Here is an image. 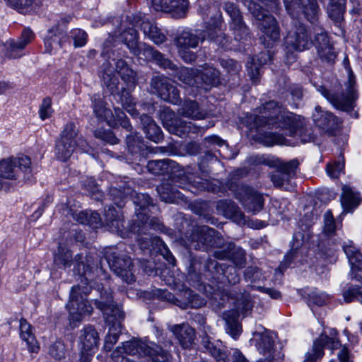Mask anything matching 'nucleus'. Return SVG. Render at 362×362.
<instances>
[{
    "instance_id": "9b49d317",
    "label": "nucleus",
    "mask_w": 362,
    "mask_h": 362,
    "mask_svg": "<svg viewBox=\"0 0 362 362\" xmlns=\"http://www.w3.org/2000/svg\"><path fill=\"white\" fill-rule=\"evenodd\" d=\"M0 177L9 180H23L31 182L33 180L31 160L28 156L3 159L0 162Z\"/></svg>"
},
{
    "instance_id": "09e8293b",
    "label": "nucleus",
    "mask_w": 362,
    "mask_h": 362,
    "mask_svg": "<svg viewBox=\"0 0 362 362\" xmlns=\"http://www.w3.org/2000/svg\"><path fill=\"white\" fill-rule=\"evenodd\" d=\"M92 105L95 117L99 119L107 121L110 125H112L110 119L113 115L111 110L106 107V104L99 95L93 96Z\"/></svg>"
},
{
    "instance_id": "e433bc0d",
    "label": "nucleus",
    "mask_w": 362,
    "mask_h": 362,
    "mask_svg": "<svg viewBox=\"0 0 362 362\" xmlns=\"http://www.w3.org/2000/svg\"><path fill=\"white\" fill-rule=\"evenodd\" d=\"M139 119L143 126V130L149 140L155 143H159L163 140V135L161 129L150 116L143 114L140 116Z\"/></svg>"
},
{
    "instance_id": "680f3d73",
    "label": "nucleus",
    "mask_w": 362,
    "mask_h": 362,
    "mask_svg": "<svg viewBox=\"0 0 362 362\" xmlns=\"http://www.w3.org/2000/svg\"><path fill=\"white\" fill-rule=\"evenodd\" d=\"M336 223L330 210L327 211L324 214L323 235L329 239H332L336 233Z\"/></svg>"
},
{
    "instance_id": "bf43d9fd",
    "label": "nucleus",
    "mask_w": 362,
    "mask_h": 362,
    "mask_svg": "<svg viewBox=\"0 0 362 362\" xmlns=\"http://www.w3.org/2000/svg\"><path fill=\"white\" fill-rule=\"evenodd\" d=\"M343 250L351 265L362 262V254L351 240L343 245Z\"/></svg>"
},
{
    "instance_id": "603ef678",
    "label": "nucleus",
    "mask_w": 362,
    "mask_h": 362,
    "mask_svg": "<svg viewBox=\"0 0 362 362\" xmlns=\"http://www.w3.org/2000/svg\"><path fill=\"white\" fill-rule=\"evenodd\" d=\"M115 69L122 79L128 84L134 85L137 81L136 73L122 59L117 60Z\"/></svg>"
},
{
    "instance_id": "473e14b6",
    "label": "nucleus",
    "mask_w": 362,
    "mask_h": 362,
    "mask_svg": "<svg viewBox=\"0 0 362 362\" xmlns=\"http://www.w3.org/2000/svg\"><path fill=\"white\" fill-rule=\"evenodd\" d=\"M340 197L341 204L344 212H353L361 202L360 194L349 185H343Z\"/></svg>"
},
{
    "instance_id": "f03ea898",
    "label": "nucleus",
    "mask_w": 362,
    "mask_h": 362,
    "mask_svg": "<svg viewBox=\"0 0 362 362\" xmlns=\"http://www.w3.org/2000/svg\"><path fill=\"white\" fill-rule=\"evenodd\" d=\"M258 114L253 117L254 126L257 128L268 126L269 128H280L286 129V135L296 136H301L302 129L296 115L286 110L274 100H269L257 110Z\"/></svg>"
},
{
    "instance_id": "2eb2a0df",
    "label": "nucleus",
    "mask_w": 362,
    "mask_h": 362,
    "mask_svg": "<svg viewBox=\"0 0 362 362\" xmlns=\"http://www.w3.org/2000/svg\"><path fill=\"white\" fill-rule=\"evenodd\" d=\"M243 300L238 298L236 302V310H231L223 313L226 322V330L234 339L238 338L241 333V326L238 322L240 313L245 315L251 309L250 296L248 293L243 294Z\"/></svg>"
},
{
    "instance_id": "37998d69",
    "label": "nucleus",
    "mask_w": 362,
    "mask_h": 362,
    "mask_svg": "<svg viewBox=\"0 0 362 362\" xmlns=\"http://www.w3.org/2000/svg\"><path fill=\"white\" fill-rule=\"evenodd\" d=\"M177 187H179L172 181L171 178H170V180L163 182L162 184L158 185L156 190L162 201L173 203L176 200V199H181L180 193L177 190Z\"/></svg>"
},
{
    "instance_id": "f3484780",
    "label": "nucleus",
    "mask_w": 362,
    "mask_h": 362,
    "mask_svg": "<svg viewBox=\"0 0 362 362\" xmlns=\"http://www.w3.org/2000/svg\"><path fill=\"white\" fill-rule=\"evenodd\" d=\"M285 43L288 49L301 52L309 49L313 41L306 27L300 22H295L285 39Z\"/></svg>"
},
{
    "instance_id": "a878e982",
    "label": "nucleus",
    "mask_w": 362,
    "mask_h": 362,
    "mask_svg": "<svg viewBox=\"0 0 362 362\" xmlns=\"http://www.w3.org/2000/svg\"><path fill=\"white\" fill-rule=\"evenodd\" d=\"M339 346L340 342L337 337H329L322 334L314 341L313 347V354L307 353L303 362H315V359L323 356L324 348L334 350L338 349Z\"/></svg>"
},
{
    "instance_id": "423d86ee",
    "label": "nucleus",
    "mask_w": 362,
    "mask_h": 362,
    "mask_svg": "<svg viewBox=\"0 0 362 362\" xmlns=\"http://www.w3.org/2000/svg\"><path fill=\"white\" fill-rule=\"evenodd\" d=\"M78 148L81 152H88L90 147L87 141L79 134V129L73 122L66 124L56 141L54 154L57 160L65 162Z\"/></svg>"
},
{
    "instance_id": "79ce46f5",
    "label": "nucleus",
    "mask_w": 362,
    "mask_h": 362,
    "mask_svg": "<svg viewBox=\"0 0 362 362\" xmlns=\"http://www.w3.org/2000/svg\"><path fill=\"white\" fill-rule=\"evenodd\" d=\"M198 81L201 82L199 88L207 89V86H216L220 81V72L212 66H206L198 71Z\"/></svg>"
},
{
    "instance_id": "c85d7f7f",
    "label": "nucleus",
    "mask_w": 362,
    "mask_h": 362,
    "mask_svg": "<svg viewBox=\"0 0 362 362\" xmlns=\"http://www.w3.org/2000/svg\"><path fill=\"white\" fill-rule=\"evenodd\" d=\"M151 229L163 232L165 230V226L158 218H150L147 214H144L142 217L134 221L130 226L129 231L139 235H149Z\"/></svg>"
},
{
    "instance_id": "a19ab883",
    "label": "nucleus",
    "mask_w": 362,
    "mask_h": 362,
    "mask_svg": "<svg viewBox=\"0 0 362 362\" xmlns=\"http://www.w3.org/2000/svg\"><path fill=\"white\" fill-rule=\"evenodd\" d=\"M254 335L256 337V346L259 352L266 356L274 357V340L269 332L267 330L263 332L256 331Z\"/></svg>"
},
{
    "instance_id": "bb28decb",
    "label": "nucleus",
    "mask_w": 362,
    "mask_h": 362,
    "mask_svg": "<svg viewBox=\"0 0 362 362\" xmlns=\"http://www.w3.org/2000/svg\"><path fill=\"white\" fill-rule=\"evenodd\" d=\"M105 222L108 230L122 238L128 237L129 231L124 226V218L120 210L112 206L105 209Z\"/></svg>"
},
{
    "instance_id": "b1692460",
    "label": "nucleus",
    "mask_w": 362,
    "mask_h": 362,
    "mask_svg": "<svg viewBox=\"0 0 362 362\" xmlns=\"http://www.w3.org/2000/svg\"><path fill=\"white\" fill-rule=\"evenodd\" d=\"M315 32V45L316 47L319 57L327 62H333L336 58V54L327 33L320 26L314 28Z\"/></svg>"
},
{
    "instance_id": "6e6552de",
    "label": "nucleus",
    "mask_w": 362,
    "mask_h": 362,
    "mask_svg": "<svg viewBox=\"0 0 362 362\" xmlns=\"http://www.w3.org/2000/svg\"><path fill=\"white\" fill-rule=\"evenodd\" d=\"M348 73V81L344 84L345 88L341 93L329 90L322 86H319L317 88L318 92L336 109L346 112L353 110L354 101L357 98L354 76L351 69H349Z\"/></svg>"
},
{
    "instance_id": "412c9836",
    "label": "nucleus",
    "mask_w": 362,
    "mask_h": 362,
    "mask_svg": "<svg viewBox=\"0 0 362 362\" xmlns=\"http://www.w3.org/2000/svg\"><path fill=\"white\" fill-rule=\"evenodd\" d=\"M151 87L162 100L172 104L180 103V92L168 78L159 75L153 76L151 80Z\"/></svg>"
},
{
    "instance_id": "cd10ccee",
    "label": "nucleus",
    "mask_w": 362,
    "mask_h": 362,
    "mask_svg": "<svg viewBox=\"0 0 362 362\" xmlns=\"http://www.w3.org/2000/svg\"><path fill=\"white\" fill-rule=\"evenodd\" d=\"M148 170L154 175H168L174 182L175 177L180 171V166L170 159L153 160L148 162Z\"/></svg>"
},
{
    "instance_id": "4c0bfd02",
    "label": "nucleus",
    "mask_w": 362,
    "mask_h": 362,
    "mask_svg": "<svg viewBox=\"0 0 362 362\" xmlns=\"http://www.w3.org/2000/svg\"><path fill=\"white\" fill-rule=\"evenodd\" d=\"M139 47L141 48V54H143L146 59H154L163 69L171 70L176 69V66L173 63L165 58L160 52L155 50L151 46L145 43H140Z\"/></svg>"
},
{
    "instance_id": "dca6fc26",
    "label": "nucleus",
    "mask_w": 362,
    "mask_h": 362,
    "mask_svg": "<svg viewBox=\"0 0 362 362\" xmlns=\"http://www.w3.org/2000/svg\"><path fill=\"white\" fill-rule=\"evenodd\" d=\"M232 190L235 199L240 202L247 212L255 214L262 209L264 206L263 197L252 187L246 184H240Z\"/></svg>"
},
{
    "instance_id": "f8f14e48",
    "label": "nucleus",
    "mask_w": 362,
    "mask_h": 362,
    "mask_svg": "<svg viewBox=\"0 0 362 362\" xmlns=\"http://www.w3.org/2000/svg\"><path fill=\"white\" fill-rule=\"evenodd\" d=\"M160 118L163 127L170 133L180 137L189 132L204 133L206 129L214 125L213 122H209V124L205 126H197L191 122L184 121L177 117L169 107H164L160 111Z\"/></svg>"
},
{
    "instance_id": "7ed1b4c3",
    "label": "nucleus",
    "mask_w": 362,
    "mask_h": 362,
    "mask_svg": "<svg viewBox=\"0 0 362 362\" xmlns=\"http://www.w3.org/2000/svg\"><path fill=\"white\" fill-rule=\"evenodd\" d=\"M248 11L255 18V23L264 34V40L268 38L276 42L280 37V28L276 18L269 11L276 12L279 10V0H243Z\"/></svg>"
},
{
    "instance_id": "864d4df0",
    "label": "nucleus",
    "mask_w": 362,
    "mask_h": 362,
    "mask_svg": "<svg viewBox=\"0 0 362 362\" xmlns=\"http://www.w3.org/2000/svg\"><path fill=\"white\" fill-rule=\"evenodd\" d=\"M198 71L187 67H181L177 72L178 79L186 85L199 88L201 82L197 78Z\"/></svg>"
},
{
    "instance_id": "4d7b16f0",
    "label": "nucleus",
    "mask_w": 362,
    "mask_h": 362,
    "mask_svg": "<svg viewBox=\"0 0 362 362\" xmlns=\"http://www.w3.org/2000/svg\"><path fill=\"white\" fill-rule=\"evenodd\" d=\"M54 262L59 268L70 267L73 262L71 252L67 248L59 245L57 252L54 256Z\"/></svg>"
},
{
    "instance_id": "69168bd1",
    "label": "nucleus",
    "mask_w": 362,
    "mask_h": 362,
    "mask_svg": "<svg viewBox=\"0 0 362 362\" xmlns=\"http://www.w3.org/2000/svg\"><path fill=\"white\" fill-rule=\"evenodd\" d=\"M328 298L329 296L327 293L320 292L315 288L308 294V305L309 306H311L312 305L322 306L326 303Z\"/></svg>"
},
{
    "instance_id": "ddd939ff",
    "label": "nucleus",
    "mask_w": 362,
    "mask_h": 362,
    "mask_svg": "<svg viewBox=\"0 0 362 362\" xmlns=\"http://www.w3.org/2000/svg\"><path fill=\"white\" fill-rule=\"evenodd\" d=\"M213 6H216L220 11V7L222 6L229 15L231 20L230 26L234 32V37L236 40H247L250 37L249 28L243 21V16L234 0H213L211 4L205 5L202 8H206Z\"/></svg>"
},
{
    "instance_id": "ea45409f",
    "label": "nucleus",
    "mask_w": 362,
    "mask_h": 362,
    "mask_svg": "<svg viewBox=\"0 0 362 362\" xmlns=\"http://www.w3.org/2000/svg\"><path fill=\"white\" fill-rule=\"evenodd\" d=\"M170 331L177 339L182 347L187 348L192 344L194 339V330L189 325H173Z\"/></svg>"
},
{
    "instance_id": "338daca9",
    "label": "nucleus",
    "mask_w": 362,
    "mask_h": 362,
    "mask_svg": "<svg viewBox=\"0 0 362 362\" xmlns=\"http://www.w3.org/2000/svg\"><path fill=\"white\" fill-rule=\"evenodd\" d=\"M120 100L123 108L126 110L132 117H136L139 113L135 109V103L130 93L124 90L120 96Z\"/></svg>"
},
{
    "instance_id": "39448f33",
    "label": "nucleus",
    "mask_w": 362,
    "mask_h": 362,
    "mask_svg": "<svg viewBox=\"0 0 362 362\" xmlns=\"http://www.w3.org/2000/svg\"><path fill=\"white\" fill-rule=\"evenodd\" d=\"M100 299L95 300V307L99 309L108 323H112L105 338L104 349L112 350L122 333L120 320L124 318V313L117 305L115 304L112 295L106 289L100 293Z\"/></svg>"
},
{
    "instance_id": "c756f323",
    "label": "nucleus",
    "mask_w": 362,
    "mask_h": 362,
    "mask_svg": "<svg viewBox=\"0 0 362 362\" xmlns=\"http://www.w3.org/2000/svg\"><path fill=\"white\" fill-rule=\"evenodd\" d=\"M313 119L315 124L326 132L331 133L337 129L339 126V119L331 112L323 111L319 105L315 108Z\"/></svg>"
},
{
    "instance_id": "72a5a7b5",
    "label": "nucleus",
    "mask_w": 362,
    "mask_h": 362,
    "mask_svg": "<svg viewBox=\"0 0 362 362\" xmlns=\"http://www.w3.org/2000/svg\"><path fill=\"white\" fill-rule=\"evenodd\" d=\"M204 351L210 354L217 362H226L228 356L220 341H211L210 337L205 336L202 340Z\"/></svg>"
},
{
    "instance_id": "4468645a",
    "label": "nucleus",
    "mask_w": 362,
    "mask_h": 362,
    "mask_svg": "<svg viewBox=\"0 0 362 362\" xmlns=\"http://www.w3.org/2000/svg\"><path fill=\"white\" fill-rule=\"evenodd\" d=\"M105 260L109 267L127 284L135 281L132 272L133 264L129 257L117 249L110 248L105 252Z\"/></svg>"
},
{
    "instance_id": "6e6d98bb",
    "label": "nucleus",
    "mask_w": 362,
    "mask_h": 362,
    "mask_svg": "<svg viewBox=\"0 0 362 362\" xmlns=\"http://www.w3.org/2000/svg\"><path fill=\"white\" fill-rule=\"evenodd\" d=\"M257 140L266 146L286 144V139L282 135L272 132H259L257 135Z\"/></svg>"
},
{
    "instance_id": "5701e85b",
    "label": "nucleus",
    "mask_w": 362,
    "mask_h": 362,
    "mask_svg": "<svg viewBox=\"0 0 362 362\" xmlns=\"http://www.w3.org/2000/svg\"><path fill=\"white\" fill-rule=\"evenodd\" d=\"M34 37L35 35L30 28H25L17 41L10 40L4 44V55L13 59L21 57L23 55V49L34 39Z\"/></svg>"
},
{
    "instance_id": "c03bdc74",
    "label": "nucleus",
    "mask_w": 362,
    "mask_h": 362,
    "mask_svg": "<svg viewBox=\"0 0 362 362\" xmlns=\"http://www.w3.org/2000/svg\"><path fill=\"white\" fill-rule=\"evenodd\" d=\"M138 39L139 34L137 31L132 28L124 30L119 36V40L126 45L130 52L135 56L141 55L140 43H139Z\"/></svg>"
},
{
    "instance_id": "7c9ffc66",
    "label": "nucleus",
    "mask_w": 362,
    "mask_h": 362,
    "mask_svg": "<svg viewBox=\"0 0 362 362\" xmlns=\"http://www.w3.org/2000/svg\"><path fill=\"white\" fill-rule=\"evenodd\" d=\"M205 300L190 289L182 291L175 299V304L182 309L199 308L205 305Z\"/></svg>"
},
{
    "instance_id": "de8ad7c7",
    "label": "nucleus",
    "mask_w": 362,
    "mask_h": 362,
    "mask_svg": "<svg viewBox=\"0 0 362 362\" xmlns=\"http://www.w3.org/2000/svg\"><path fill=\"white\" fill-rule=\"evenodd\" d=\"M200 41L202 39L199 30H196L195 33L191 30H184L176 40L177 45L180 49L195 48Z\"/></svg>"
},
{
    "instance_id": "4be33fe9",
    "label": "nucleus",
    "mask_w": 362,
    "mask_h": 362,
    "mask_svg": "<svg viewBox=\"0 0 362 362\" xmlns=\"http://www.w3.org/2000/svg\"><path fill=\"white\" fill-rule=\"evenodd\" d=\"M156 11L170 13L176 18H183L189 9V0H151Z\"/></svg>"
},
{
    "instance_id": "a211bd4d",
    "label": "nucleus",
    "mask_w": 362,
    "mask_h": 362,
    "mask_svg": "<svg viewBox=\"0 0 362 362\" xmlns=\"http://www.w3.org/2000/svg\"><path fill=\"white\" fill-rule=\"evenodd\" d=\"M174 182L180 188L189 190L193 194L199 191L210 189V180L206 173L202 176H194L189 173L186 174L182 170L174 177Z\"/></svg>"
},
{
    "instance_id": "a18cd8bd",
    "label": "nucleus",
    "mask_w": 362,
    "mask_h": 362,
    "mask_svg": "<svg viewBox=\"0 0 362 362\" xmlns=\"http://www.w3.org/2000/svg\"><path fill=\"white\" fill-rule=\"evenodd\" d=\"M137 241L141 248H148L153 241H156V244L160 245L159 250L160 252V255L168 261V262L174 266L175 264V258L167 247V245L165 244L164 242H163L160 238L156 237L153 238V240L151 239V236L149 237H139L137 239Z\"/></svg>"
},
{
    "instance_id": "3c124183",
    "label": "nucleus",
    "mask_w": 362,
    "mask_h": 362,
    "mask_svg": "<svg viewBox=\"0 0 362 362\" xmlns=\"http://www.w3.org/2000/svg\"><path fill=\"white\" fill-rule=\"evenodd\" d=\"M20 334L21 339L27 343L32 352L37 351L39 346H37L32 327L25 319H21L20 321Z\"/></svg>"
},
{
    "instance_id": "774afa93",
    "label": "nucleus",
    "mask_w": 362,
    "mask_h": 362,
    "mask_svg": "<svg viewBox=\"0 0 362 362\" xmlns=\"http://www.w3.org/2000/svg\"><path fill=\"white\" fill-rule=\"evenodd\" d=\"M244 277L246 281L250 282L261 281L266 279V276L257 267H248L244 272Z\"/></svg>"
},
{
    "instance_id": "1a4fd4ad",
    "label": "nucleus",
    "mask_w": 362,
    "mask_h": 362,
    "mask_svg": "<svg viewBox=\"0 0 362 362\" xmlns=\"http://www.w3.org/2000/svg\"><path fill=\"white\" fill-rule=\"evenodd\" d=\"M201 12L204 20H210L209 22L206 23V29L203 31L199 30L202 41L209 40L219 47L226 49L228 47V38L221 30V12L216 6L206 8H201Z\"/></svg>"
},
{
    "instance_id": "20e7f679",
    "label": "nucleus",
    "mask_w": 362,
    "mask_h": 362,
    "mask_svg": "<svg viewBox=\"0 0 362 362\" xmlns=\"http://www.w3.org/2000/svg\"><path fill=\"white\" fill-rule=\"evenodd\" d=\"M142 355L148 356L153 362H171L170 354L160 346L134 339L117 347L111 354V358L112 362H138L136 358Z\"/></svg>"
},
{
    "instance_id": "0eeeda50",
    "label": "nucleus",
    "mask_w": 362,
    "mask_h": 362,
    "mask_svg": "<svg viewBox=\"0 0 362 362\" xmlns=\"http://www.w3.org/2000/svg\"><path fill=\"white\" fill-rule=\"evenodd\" d=\"M127 177L115 183V186L110 188L109 197L113 203L119 209L124 206L125 200L130 197L135 205L137 219L146 214V208L152 204V199L148 194L136 193L130 186Z\"/></svg>"
},
{
    "instance_id": "aec40b11",
    "label": "nucleus",
    "mask_w": 362,
    "mask_h": 362,
    "mask_svg": "<svg viewBox=\"0 0 362 362\" xmlns=\"http://www.w3.org/2000/svg\"><path fill=\"white\" fill-rule=\"evenodd\" d=\"M284 3L288 13L292 16L302 11L312 24L317 22L319 6L317 0H284Z\"/></svg>"
},
{
    "instance_id": "2f4dec72",
    "label": "nucleus",
    "mask_w": 362,
    "mask_h": 362,
    "mask_svg": "<svg viewBox=\"0 0 362 362\" xmlns=\"http://www.w3.org/2000/svg\"><path fill=\"white\" fill-rule=\"evenodd\" d=\"M67 40L68 37L65 30L59 28V25L52 27L47 30V34L44 39L45 52L51 53L56 46L62 47Z\"/></svg>"
},
{
    "instance_id": "393cba45",
    "label": "nucleus",
    "mask_w": 362,
    "mask_h": 362,
    "mask_svg": "<svg viewBox=\"0 0 362 362\" xmlns=\"http://www.w3.org/2000/svg\"><path fill=\"white\" fill-rule=\"evenodd\" d=\"M214 257L220 259H230L239 269L243 268L246 264L245 251L240 247H236L231 242L224 243L221 250L214 252Z\"/></svg>"
},
{
    "instance_id": "0e129e2a",
    "label": "nucleus",
    "mask_w": 362,
    "mask_h": 362,
    "mask_svg": "<svg viewBox=\"0 0 362 362\" xmlns=\"http://www.w3.org/2000/svg\"><path fill=\"white\" fill-rule=\"evenodd\" d=\"M342 296L346 303L356 300L362 303V286H351L344 290Z\"/></svg>"
},
{
    "instance_id": "052dcab7",
    "label": "nucleus",
    "mask_w": 362,
    "mask_h": 362,
    "mask_svg": "<svg viewBox=\"0 0 362 362\" xmlns=\"http://www.w3.org/2000/svg\"><path fill=\"white\" fill-rule=\"evenodd\" d=\"M346 0H330L328 7V13L331 18L339 21L342 18L345 11Z\"/></svg>"
},
{
    "instance_id": "6ab92c4d",
    "label": "nucleus",
    "mask_w": 362,
    "mask_h": 362,
    "mask_svg": "<svg viewBox=\"0 0 362 362\" xmlns=\"http://www.w3.org/2000/svg\"><path fill=\"white\" fill-rule=\"evenodd\" d=\"M298 165L299 162L297 159L281 163L278 170L271 175V180L274 186L285 190L293 189L291 180L295 177Z\"/></svg>"
},
{
    "instance_id": "e2e57ef3",
    "label": "nucleus",
    "mask_w": 362,
    "mask_h": 362,
    "mask_svg": "<svg viewBox=\"0 0 362 362\" xmlns=\"http://www.w3.org/2000/svg\"><path fill=\"white\" fill-rule=\"evenodd\" d=\"M67 354V349L62 340L53 342L49 348V354L57 361L64 358Z\"/></svg>"
},
{
    "instance_id": "13d9d810",
    "label": "nucleus",
    "mask_w": 362,
    "mask_h": 362,
    "mask_svg": "<svg viewBox=\"0 0 362 362\" xmlns=\"http://www.w3.org/2000/svg\"><path fill=\"white\" fill-rule=\"evenodd\" d=\"M126 142L129 151L132 154H136L144 151L146 148L142 137L139 136L136 133L129 134L126 136Z\"/></svg>"
},
{
    "instance_id": "f257e3e1",
    "label": "nucleus",
    "mask_w": 362,
    "mask_h": 362,
    "mask_svg": "<svg viewBox=\"0 0 362 362\" xmlns=\"http://www.w3.org/2000/svg\"><path fill=\"white\" fill-rule=\"evenodd\" d=\"M93 262V257L86 253L84 255L81 252L74 257V272L79 276L81 284L71 287L66 304L71 324L79 322L85 315L92 313L93 308L86 297L92 291L93 285L100 293H104L106 289L112 294L109 287L106 288L103 285L100 287L97 281H107L109 279L107 272L103 268V259L100 261V267H94Z\"/></svg>"
},
{
    "instance_id": "49530a36",
    "label": "nucleus",
    "mask_w": 362,
    "mask_h": 362,
    "mask_svg": "<svg viewBox=\"0 0 362 362\" xmlns=\"http://www.w3.org/2000/svg\"><path fill=\"white\" fill-rule=\"evenodd\" d=\"M140 27L145 36L155 44L159 45L165 41V35L161 33L160 30L153 22L148 20H143Z\"/></svg>"
},
{
    "instance_id": "58836bf2",
    "label": "nucleus",
    "mask_w": 362,
    "mask_h": 362,
    "mask_svg": "<svg viewBox=\"0 0 362 362\" xmlns=\"http://www.w3.org/2000/svg\"><path fill=\"white\" fill-rule=\"evenodd\" d=\"M181 116L192 119H204L207 116L206 110L199 107V103L195 100H185L182 107L179 109Z\"/></svg>"
},
{
    "instance_id": "f704fd0d",
    "label": "nucleus",
    "mask_w": 362,
    "mask_h": 362,
    "mask_svg": "<svg viewBox=\"0 0 362 362\" xmlns=\"http://www.w3.org/2000/svg\"><path fill=\"white\" fill-rule=\"evenodd\" d=\"M216 211L218 214L227 218H232L234 221H241L243 214L238 205L231 200L222 199L216 203Z\"/></svg>"
},
{
    "instance_id": "5fc2aeb1",
    "label": "nucleus",
    "mask_w": 362,
    "mask_h": 362,
    "mask_svg": "<svg viewBox=\"0 0 362 362\" xmlns=\"http://www.w3.org/2000/svg\"><path fill=\"white\" fill-rule=\"evenodd\" d=\"M103 81L109 91L113 94L118 90V78L112 67H108L107 64H103Z\"/></svg>"
},
{
    "instance_id": "9d476101",
    "label": "nucleus",
    "mask_w": 362,
    "mask_h": 362,
    "mask_svg": "<svg viewBox=\"0 0 362 362\" xmlns=\"http://www.w3.org/2000/svg\"><path fill=\"white\" fill-rule=\"evenodd\" d=\"M185 244L189 249L208 250L217 247L221 250L224 240L220 233L207 226L194 228L189 235H187Z\"/></svg>"
},
{
    "instance_id": "8fccbe9b",
    "label": "nucleus",
    "mask_w": 362,
    "mask_h": 362,
    "mask_svg": "<svg viewBox=\"0 0 362 362\" xmlns=\"http://www.w3.org/2000/svg\"><path fill=\"white\" fill-rule=\"evenodd\" d=\"M272 59L269 52H262L252 59L251 66L248 68V73L251 79L257 82L259 78V67L267 64Z\"/></svg>"
},
{
    "instance_id": "c9c22d12",
    "label": "nucleus",
    "mask_w": 362,
    "mask_h": 362,
    "mask_svg": "<svg viewBox=\"0 0 362 362\" xmlns=\"http://www.w3.org/2000/svg\"><path fill=\"white\" fill-rule=\"evenodd\" d=\"M80 348L88 351H95L99 344V335L91 325L86 326L79 337Z\"/></svg>"
}]
</instances>
